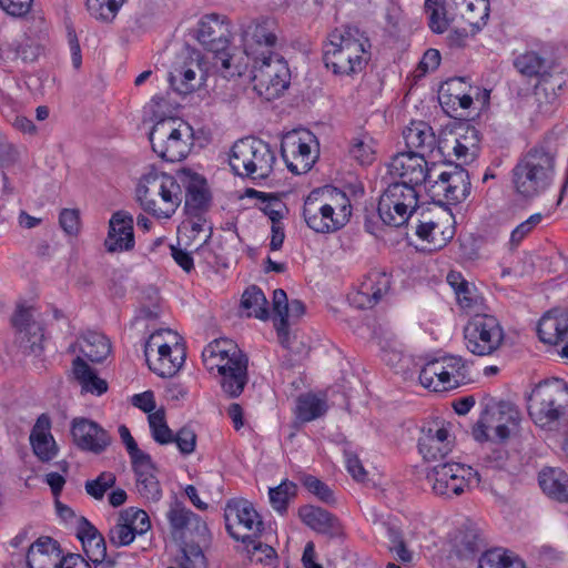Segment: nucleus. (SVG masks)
<instances>
[{"label":"nucleus","instance_id":"f257e3e1","mask_svg":"<svg viewBox=\"0 0 568 568\" xmlns=\"http://www.w3.org/2000/svg\"><path fill=\"white\" fill-rule=\"evenodd\" d=\"M352 212L348 195L331 185L312 191L303 205L307 226L322 234L342 230L349 222Z\"/></svg>","mask_w":568,"mask_h":568},{"label":"nucleus","instance_id":"f03ea898","mask_svg":"<svg viewBox=\"0 0 568 568\" xmlns=\"http://www.w3.org/2000/svg\"><path fill=\"white\" fill-rule=\"evenodd\" d=\"M371 43L356 28L335 29L328 36L323 49L327 69L337 75H353L362 72L371 59Z\"/></svg>","mask_w":568,"mask_h":568},{"label":"nucleus","instance_id":"7ed1b4c3","mask_svg":"<svg viewBox=\"0 0 568 568\" xmlns=\"http://www.w3.org/2000/svg\"><path fill=\"white\" fill-rule=\"evenodd\" d=\"M556 150L547 142L536 144L524 153L511 171L516 192L525 197H536L551 185L555 176Z\"/></svg>","mask_w":568,"mask_h":568},{"label":"nucleus","instance_id":"20e7f679","mask_svg":"<svg viewBox=\"0 0 568 568\" xmlns=\"http://www.w3.org/2000/svg\"><path fill=\"white\" fill-rule=\"evenodd\" d=\"M528 414L537 427L558 433L568 423V383L557 377L539 382L528 397Z\"/></svg>","mask_w":568,"mask_h":568},{"label":"nucleus","instance_id":"39448f33","mask_svg":"<svg viewBox=\"0 0 568 568\" xmlns=\"http://www.w3.org/2000/svg\"><path fill=\"white\" fill-rule=\"evenodd\" d=\"M183 191L176 179L150 166L136 186L141 207L156 219H170L182 203Z\"/></svg>","mask_w":568,"mask_h":568},{"label":"nucleus","instance_id":"423d86ee","mask_svg":"<svg viewBox=\"0 0 568 568\" xmlns=\"http://www.w3.org/2000/svg\"><path fill=\"white\" fill-rule=\"evenodd\" d=\"M231 38V23L225 17L212 13L200 20L197 40L207 51L214 53L213 65L225 79L241 77L246 69V63L236 60L227 51Z\"/></svg>","mask_w":568,"mask_h":568},{"label":"nucleus","instance_id":"0eeeda50","mask_svg":"<svg viewBox=\"0 0 568 568\" xmlns=\"http://www.w3.org/2000/svg\"><path fill=\"white\" fill-rule=\"evenodd\" d=\"M229 161L236 175L256 180L271 175L276 158L268 143L244 138L233 144Z\"/></svg>","mask_w":568,"mask_h":568},{"label":"nucleus","instance_id":"6e6552de","mask_svg":"<svg viewBox=\"0 0 568 568\" xmlns=\"http://www.w3.org/2000/svg\"><path fill=\"white\" fill-rule=\"evenodd\" d=\"M192 128L173 118L158 121L149 135L152 150L168 162L185 159L192 145Z\"/></svg>","mask_w":568,"mask_h":568},{"label":"nucleus","instance_id":"1a4fd4ad","mask_svg":"<svg viewBox=\"0 0 568 568\" xmlns=\"http://www.w3.org/2000/svg\"><path fill=\"white\" fill-rule=\"evenodd\" d=\"M252 81L258 95L267 101L278 98L290 84V69L286 61L280 54L272 52L254 57Z\"/></svg>","mask_w":568,"mask_h":568},{"label":"nucleus","instance_id":"9d476101","mask_svg":"<svg viewBox=\"0 0 568 568\" xmlns=\"http://www.w3.org/2000/svg\"><path fill=\"white\" fill-rule=\"evenodd\" d=\"M468 379V366L459 356H442L427 361L419 372V383L432 392L459 387Z\"/></svg>","mask_w":568,"mask_h":568},{"label":"nucleus","instance_id":"9b49d317","mask_svg":"<svg viewBox=\"0 0 568 568\" xmlns=\"http://www.w3.org/2000/svg\"><path fill=\"white\" fill-rule=\"evenodd\" d=\"M505 332L498 318L489 314H476L464 327V343L476 356L494 355L503 346Z\"/></svg>","mask_w":568,"mask_h":568},{"label":"nucleus","instance_id":"f8f14e48","mask_svg":"<svg viewBox=\"0 0 568 568\" xmlns=\"http://www.w3.org/2000/svg\"><path fill=\"white\" fill-rule=\"evenodd\" d=\"M418 207L416 189L406 184L390 183L379 197L377 212L384 224L405 225Z\"/></svg>","mask_w":568,"mask_h":568},{"label":"nucleus","instance_id":"ddd939ff","mask_svg":"<svg viewBox=\"0 0 568 568\" xmlns=\"http://www.w3.org/2000/svg\"><path fill=\"white\" fill-rule=\"evenodd\" d=\"M436 495L452 498L460 496L470 488L473 483H479L478 473L470 466L459 463H443L434 466L427 474Z\"/></svg>","mask_w":568,"mask_h":568},{"label":"nucleus","instance_id":"4468645a","mask_svg":"<svg viewBox=\"0 0 568 568\" xmlns=\"http://www.w3.org/2000/svg\"><path fill=\"white\" fill-rule=\"evenodd\" d=\"M224 519L230 536L241 542L260 538L264 529L261 516L246 499L229 500L224 509Z\"/></svg>","mask_w":568,"mask_h":568},{"label":"nucleus","instance_id":"2eb2a0df","mask_svg":"<svg viewBox=\"0 0 568 568\" xmlns=\"http://www.w3.org/2000/svg\"><path fill=\"white\" fill-rule=\"evenodd\" d=\"M39 317L36 307L24 304L17 305L11 316L17 342L24 354L40 355L43 351L44 333Z\"/></svg>","mask_w":568,"mask_h":568},{"label":"nucleus","instance_id":"dca6fc26","mask_svg":"<svg viewBox=\"0 0 568 568\" xmlns=\"http://www.w3.org/2000/svg\"><path fill=\"white\" fill-rule=\"evenodd\" d=\"M516 70L527 78H538L536 84V94L544 92L550 99L557 97V90H560L564 84V79L560 74H552L550 65L547 61L535 51H527L517 55L514 60Z\"/></svg>","mask_w":568,"mask_h":568},{"label":"nucleus","instance_id":"f3484780","mask_svg":"<svg viewBox=\"0 0 568 568\" xmlns=\"http://www.w3.org/2000/svg\"><path fill=\"white\" fill-rule=\"evenodd\" d=\"M314 136L310 132L287 134L281 144V153L287 169L294 174L308 172L317 159V151L312 149Z\"/></svg>","mask_w":568,"mask_h":568},{"label":"nucleus","instance_id":"a211bd4d","mask_svg":"<svg viewBox=\"0 0 568 568\" xmlns=\"http://www.w3.org/2000/svg\"><path fill=\"white\" fill-rule=\"evenodd\" d=\"M520 420V410L510 402H491L484 409V424L490 426L494 438L500 442L507 440L518 430Z\"/></svg>","mask_w":568,"mask_h":568},{"label":"nucleus","instance_id":"6ab92c4d","mask_svg":"<svg viewBox=\"0 0 568 568\" xmlns=\"http://www.w3.org/2000/svg\"><path fill=\"white\" fill-rule=\"evenodd\" d=\"M71 436L74 445L83 452L102 454L110 446L112 438L98 423L77 417L71 422Z\"/></svg>","mask_w":568,"mask_h":568},{"label":"nucleus","instance_id":"aec40b11","mask_svg":"<svg viewBox=\"0 0 568 568\" xmlns=\"http://www.w3.org/2000/svg\"><path fill=\"white\" fill-rule=\"evenodd\" d=\"M389 171L398 176L400 181L394 184H406L416 189L430 178V170L427 166L426 156L406 151L396 154L389 164Z\"/></svg>","mask_w":568,"mask_h":568},{"label":"nucleus","instance_id":"412c9836","mask_svg":"<svg viewBox=\"0 0 568 568\" xmlns=\"http://www.w3.org/2000/svg\"><path fill=\"white\" fill-rule=\"evenodd\" d=\"M244 52L247 57H258L261 51L266 54L274 52L277 42L276 27L272 19H263L248 23L242 33Z\"/></svg>","mask_w":568,"mask_h":568},{"label":"nucleus","instance_id":"4be33fe9","mask_svg":"<svg viewBox=\"0 0 568 568\" xmlns=\"http://www.w3.org/2000/svg\"><path fill=\"white\" fill-rule=\"evenodd\" d=\"M247 356L240 349V354L229 356L214 369L221 376V387L230 397H239L248 382Z\"/></svg>","mask_w":568,"mask_h":568},{"label":"nucleus","instance_id":"5701e85b","mask_svg":"<svg viewBox=\"0 0 568 568\" xmlns=\"http://www.w3.org/2000/svg\"><path fill=\"white\" fill-rule=\"evenodd\" d=\"M471 0H425L428 26L435 33H444L452 23L462 20Z\"/></svg>","mask_w":568,"mask_h":568},{"label":"nucleus","instance_id":"b1692460","mask_svg":"<svg viewBox=\"0 0 568 568\" xmlns=\"http://www.w3.org/2000/svg\"><path fill=\"white\" fill-rule=\"evenodd\" d=\"M453 449V439L446 426L432 423L424 426L418 438V450L426 460L443 458Z\"/></svg>","mask_w":568,"mask_h":568},{"label":"nucleus","instance_id":"393cba45","mask_svg":"<svg viewBox=\"0 0 568 568\" xmlns=\"http://www.w3.org/2000/svg\"><path fill=\"white\" fill-rule=\"evenodd\" d=\"M133 217L125 211L112 214L109 221V232L104 241L108 252L130 251L134 247Z\"/></svg>","mask_w":568,"mask_h":568},{"label":"nucleus","instance_id":"a878e982","mask_svg":"<svg viewBox=\"0 0 568 568\" xmlns=\"http://www.w3.org/2000/svg\"><path fill=\"white\" fill-rule=\"evenodd\" d=\"M298 517L307 527L329 538H339L344 535V528L339 519L329 511L312 505L302 506Z\"/></svg>","mask_w":568,"mask_h":568},{"label":"nucleus","instance_id":"bb28decb","mask_svg":"<svg viewBox=\"0 0 568 568\" xmlns=\"http://www.w3.org/2000/svg\"><path fill=\"white\" fill-rule=\"evenodd\" d=\"M182 182L186 184L185 210L187 213L199 216L210 205V193L206 181L197 173L182 170L179 173Z\"/></svg>","mask_w":568,"mask_h":568},{"label":"nucleus","instance_id":"cd10ccee","mask_svg":"<svg viewBox=\"0 0 568 568\" xmlns=\"http://www.w3.org/2000/svg\"><path fill=\"white\" fill-rule=\"evenodd\" d=\"M29 440L33 454L43 463L52 460L58 455L59 447L51 434V419L47 414H41L37 418Z\"/></svg>","mask_w":568,"mask_h":568},{"label":"nucleus","instance_id":"c85d7f7f","mask_svg":"<svg viewBox=\"0 0 568 568\" xmlns=\"http://www.w3.org/2000/svg\"><path fill=\"white\" fill-rule=\"evenodd\" d=\"M407 151L422 156H430L437 148L433 128L424 121H412L403 131Z\"/></svg>","mask_w":568,"mask_h":568},{"label":"nucleus","instance_id":"c756f323","mask_svg":"<svg viewBox=\"0 0 568 568\" xmlns=\"http://www.w3.org/2000/svg\"><path fill=\"white\" fill-rule=\"evenodd\" d=\"M390 288V276L384 272L373 271L368 273L358 286L354 302L361 308H371Z\"/></svg>","mask_w":568,"mask_h":568},{"label":"nucleus","instance_id":"7c9ffc66","mask_svg":"<svg viewBox=\"0 0 568 568\" xmlns=\"http://www.w3.org/2000/svg\"><path fill=\"white\" fill-rule=\"evenodd\" d=\"M185 362V348L179 342L173 345L159 346V355L155 361L150 359L149 368L158 376L173 377Z\"/></svg>","mask_w":568,"mask_h":568},{"label":"nucleus","instance_id":"2f4dec72","mask_svg":"<svg viewBox=\"0 0 568 568\" xmlns=\"http://www.w3.org/2000/svg\"><path fill=\"white\" fill-rule=\"evenodd\" d=\"M77 537L81 540L83 550L93 564H101L106 556V546L103 536L84 517L78 524Z\"/></svg>","mask_w":568,"mask_h":568},{"label":"nucleus","instance_id":"473e14b6","mask_svg":"<svg viewBox=\"0 0 568 568\" xmlns=\"http://www.w3.org/2000/svg\"><path fill=\"white\" fill-rule=\"evenodd\" d=\"M537 333L539 339L546 344L557 345L565 342L561 355L568 358V316H542L538 323Z\"/></svg>","mask_w":568,"mask_h":568},{"label":"nucleus","instance_id":"72a5a7b5","mask_svg":"<svg viewBox=\"0 0 568 568\" xmlns=\"http://www.w3.org/2000/svg\"><path fill=\"white\" fill-rule=\"evenodd\" d=\"M132 468L136 476V490L139 495L148 501L156 503L162 497V489L160 481L154 475L155 466L148 456V462H139L132 464Z\"/></svg>","mask_w":568,"mask_h":568},{"label":"nucleus","instance_id":"f704fd0d","mask_svg":"<svg viewBox=\"0 0 568 568\" xmlns=\"http://www.w3.org/2000/svg\"><path fill=\"white\" fill-rule=\"evenodd\" d=\"M538 483L549 498L559 503L568 501V474L561 468H542L538 475Z\"/></svg>","mask_w":568,"mask_h":568},{"label":"nucleus","instance_id":"c9c22d12","mask_svg":"<svg viewBox=\"0 0 568 568\" xmlns=\"http://www.w3.org/2000/svg\"><path fill=\"white\" fill-rule=\"evenodd\" d=\"M484 547V540L477 528L473 526L462 527L455 537V550L462 559H475Z\"/></svg>","mask_w":568,"mask_h":568},{"label":"nucleus","instance_id":"e433bc0d","mask_svg":"<svg viewBox=\"0 0 568 568\" xmlns=\"http://www.w3.org/2000/svg\"><path fill=\"white\" fill-rule=\"evenodd\" d=\"M166 517L173 531H182L190 526H193L200 535H204L207 531L206 524L201 517L180 503L174 504L170 508Z\"/></svg>","mask_w":568,"mask_h":568},{"label":"nucleus","instance_id":"4c0bfd02","mask_svg":"<svg viewBox=\"0 0 568 568\" xmlns=\"http://www.w3.org/2000/svg\"><path fill=\"white\" fill-rule=\"evenodd\" d=\"M73 374L81 384L82 390L94 395H102L108 390V383L98 377L95 372L81 358L73 361Z\"/></svg>","mask_w":568,"mask_h":568},{"label":"nucleus","instance_id":"58836bf2","mask_svg":"<svg viewBox=\"0 0 568 568\" xmlns=\"http://www.w3.org/2000/svg\"><path fill=\"white\" fill-rule=\"evenodd\" d=\"M240 354L239 346L231 339L219 338L211 342L202 352V358L209 371H214V366L222 363L229 356Z\"/></svg>","mask_w":568,"mask_h":568},{"label":"nucleus","instance_id":"ea45409f","mask_svg":"<svg viewBox=\"0 0 568 568\" xmlns=\"http://www.w3.org/2000/svg\"><path fill=\"white\" fill-rule=\"evenodd\" d=\"M80 351L89 361L100 363L110 354L111 344L103 334L88 332L82 336Z\"/></svg>","mask_w":568,"mask_h":568},{"label":"nucleus","instance_id":"a19ab883","mask_svg":"<svg viewBox=\"0 0 568 568\" xmlns=\"http://www.w3.org/2000/svg\"><path fill=\"white\" fill-rule=\"evenodd\" d=\"M447 283L454 290L457 302L462 308L469 310L477 303L478 295L475 286L467 282L460 273L454 271L449 272Z\"/></svg>","mask_w":568,"mask_h":568},{"label":"nucleus","instance_id":"79ce46f5","mask_svg":"<svg viewBox=\"0 0 568 568\" xmlns=\"http://www.w3.org/2000/svg\"><path fill=\"white\" fill-rule=\"evenodd\" d=\"M241 305L244 310L248 311L247 316L258 320H266L268 317L267 300L263 291L255 285L244 291Z\"/></svg>","mask_w":568,"mask_h":568},{"label":"nucleus","instance_id":"37998d69","mask_svg":"<svg viewBox=\"0 0 568 568\" xmlns=\"http://www.w3.org/2000/svg\"><path fill=\"white\" fill-rule=\"evenodd\" d=\"M327 410V404L324 398L314 394L301 395L297 399L296 414L302 422H311L323 416Z\"/></svg>","mask_w":568,"mask_h":568},{"label":"nucleus","instance_id":"c03bdc74","mask_svg":"<svg viewBox=\"0 0 568 568\" xmlns=\"http://www.w3.org/2000/svg\"><path fill=\"white\" fill-rule=\"evenodd\" d=\"M465 84L464 80L453 79L446 82V89L442 90L439 100L443 105H452L456 110V105L467 110L473 104V98L468 93L462 92L459 89Z\"/></svg>","mask_w":568,"mask_h":568},{"label":"nucleus","instance_id":"a18cd8bd","mask_svg":"<svg viewBox=\"0 0 568 568\" xmlns=\"http://www.w3.org/2000/svg\"><path fill=\"white\" fill-rule=\"evenodd\" d=\"M448 187L450 189V200L454 203L464 201L470 193V179L466 170L459 165L452 172H446Z\"/></svg>","mask_w":568,"mask_h":568},{"label":"nucleus","instance_id":"49530a36","mask_svg":"<svg viewBox=\"0 0 568 568\" xmlns=\"http://www.w3.org/2000/svg\"><path fill=\"white\" fill-rule=\"evenodd\" d=\"M297 486L284 480L278 486L270 488L268 496L272 507L281 515L285 514L291 499L296 496Z\"/></svg>","mask_w":568,"mask_h":568},{"label":"nucleus","instance_id":"de8ad7c7","mask_svg":"<svg viewBox=\"0 0 568 568\" xmlns=\"http://www.w3.org/2000/svg\"><path fill=\"white\" fill-rule=\"evenodd\" d=\"M191 64H193L192 61L170 72V84L181 94H187L195 89L193 81L195 80L196 72Z\"/></svg>","mask_w":568,"mask_h":568},{"label":"nucleus","instance_id":"09e8293b","mask_svg":"<svg viewBox=\"0 0 568 568\" xmlns=\"http://www.w3.org/2000/svg\"><path fill=\"white\" fill-rule=\"evenodd\" d=\"M120 518L130 526L134 536H143L151 529V520L148 513L143 509L129 507L120 513Z\"/></svg>","mask_w":568,"mask_h":568},{"label":"nucleus","instance_id":"8fccbe9b","mask_svg":"<svg viewBox=\"0 0 568 568\" xmlns=\"http://www.w3.org/2000/svg\"><path fill=\"white\" fill-rule=\"evenodd\" d=\"M273 312L278 316V323H275V326L281 342L284 343L288 334V300L285 291L282 288L273 292Z\"/></svg>","mask_w":568,"mask_h":568},{"label":"nucleus","instance_id":"3c124183","mask_svg":"<svg viewBox=\"0 0 568 568\" xmlns=\"http://www.w3.org/2000/svg\"><path fill=\"white\" fill-rule=\"evenodd\" d=\"M124 0H85L87 9L97 20L111 22Z\"/></svg>","mask_w":568,"mask_h":568},{"label":"nucleus","instance_id":"603ef678","mask_svg":"<svg viewBox=\"0 0 568 568\" xmlns=\"http://www.w3.org/2000/svg\"><path fill=\"white\" fill-rule=\"evenodd\" d=\"M466 11L463 12L462 20L469 27L479 30L486 24L489 17V0H471Z\"/></svg>","mask_w":568,"mask_h":568},{"label":"nucleus","instance_id":"864d4df0","mask_svg":"<svg viewBox=\"0 0 568 568\" xmlns=\"http://www.w3.org/2000/svg\"><path fill=\"white\" fill-rule=\"evenodd\" d=\"M242 544L251 562L270 565L276 558L274 548L260 541L258 538H251V541H242Z\"/></svg>","mask_w":568,"mask_h":568},{"label":"nucleus","instance_id":"5fc2aeb1","mask_svg":"<svg viewBox=\"0 0 568 568\" xmlns=\"http://www.w3.org/2000/svg\"><path fill=\"white\" fill-rule=\"evenodd\" d=\"M152 438L161 444L166 445L173 443V433L169 428L165 420V413L163 409L155 410L148 416Z\"/></svg>","mask_w":568,"mask_h":568},{"label":"nucleus","instance_id":"6e6d98bb","mask_svg":"<svg viewBox=\"0 0 568 568\" xmlns=\"http://www.w3.org/2000/svg\"><path fill=\"white\" fill-rule=\"evenodd\" d=\"M387 537H388V549L390 552L394 554L395 558L403 564H408L413 560V552L407 548L402 532L390 527L387 529Z\"/></svg>","mask_w":568,"mask_h":568},{"label":"nucleus","instance_id":"4d7b16f0","mask_svg":"<svg viewBox=\"0 0 568 568\" xmlns=\"http://www.w3.org/2000/svg\"><path fill=\"white\" fill-rule=\"evenodd\" d=\"M428 184L427 192L433 202L438 204L450 203L455 204L450 200V189L448 187V180L446 172H442L435 181H430V178L426 182Z\"/></svg>","mask_w":568,"mask_h":568},{"label":"nucleus","instance_id":"13d9d810","mask_svg":"<svg viewBox=\"0 0 568 568\" xmlns=\"http://www.w3.org/2000/svg\"><path fill=\"white\" fill-rule=\"evenodd\" d=\"M371 142L372 139L366 135L356 136L351 142L349 154L363 165L369 164L374 160Z\"/></svg>","mask_w":568,"mask_h":568},{"label":"nucleus","instance_id":"bf43d9fd","mask_svg":"<svg viewBox=\"0 0 568 568\" xmlns=\"http://www.w3.org/2000/svg\"><path fill=\"white\" fill-rule=\"evenodd\" d=\"M114 484L115 475L110 471H103L95 479L85 483V490L93 498L102 499L105 491Z\"/></svg>","mask_w":568,"mask_h":568},{"label":"nucleus","instance_id":"052dcab7","mask_svg":"<svg viewBox=\"0 0 568 568\" xmlns=\"http://www.w3.org/2000/svg\"><path fill=\"white\" fill-rule=\"evenodd\" d=\"M171 337L172 342H178V335L173 333L171 329H160L150 335L149 339L144 344V356L146 363H150L151 354L156 352L159 355V346L170 345L168 341H165L164 336Z\"/></svg>","mask_w":568,"mask_h":568},{"label":"nucleus","instance_id":"680f3d73","mask_svg":"<svg viewBox=\"0 0 568 568\" xmlns=\"http://www.w3.org/2000/svg\"><path fill=\"white\" fill-rule=\"evenodd\" d=\"M108 537L111 545L114 547L128 546L135 539V536L132 534L130 526L124 524L120 517L118 523L112 528H110Z\"/></svg>","mask_w":568,"mask_h":568},{"label":"nucleus","instance_id":"e2e57ef3","mask_svg":"<svg viewBox=\"0 0 568 568\" xmlns=\"http://www.w3.org/2000/svg\"><path fill=\"white\" fill-rule=\"evenodd\" d=\"M119 435L125 445L126 452L130 456L131 464L148 462L149 454L144 453L138 447L135 439L132 437L129 428L125 425L119 427Z\"/></svg>","mask_w":568,"mask_h":568},{"label":"nucleus","instance_id":"0e129e2a","mask_svg":"<svg viewBox=\"0 0 568 568\" xmlns=\"http://www.w3.org/2000/svg\"><path fill=\"white\" fill-rule=\"evenodd\" d=\"M302 481L305 488L310 493L314 494L322 501L327 504L334 501L333 491L331 490V488L325 483L320 480L317 477L306 475L303 477Z\"/></svg>","mask_w":568,"mask_h":568},{"label":"nucleus","instance_id":"69168bd1","mask_svg":"<svg viewBox=\"0 0 568 568\" xmlns=\"http://www.w3.org/2000/svg\"><path fill=\"white\" fill-rule=\"evenodd\" d=\"M542 215L535 213L517 225L510 234V245L516 247L541 222Z\"/></svg>","mask_w":568,"mask_h":568},{"label":"nucleus","instance_id":"338daca9","mask_svg":"<svg viewBox=\"0 0 568 568\" xmlns=\"http://www.w3.org/2000/svg\"><path fill=\"white\" fill-rule=\"evenodd\" d=\"M507 552L501 548L484 551L478 559V568H505Z\"/></svg>","mask_w":568,"mask_h":568},{"label":"nucleus","instance_id":"774afa93","mask_svg":"<svg viewBox=\"0 0 568 568\" xmlns=\"http://www.w3.org/2000/svg\"><path fill=\"white\" fill-rule=\"evenodd\" d=\"M61 229L69 235H77L80 231V213L75 209H63L59 215Z\"/></svg>","mask_w":568,"mask_h":568}]
</instances>
